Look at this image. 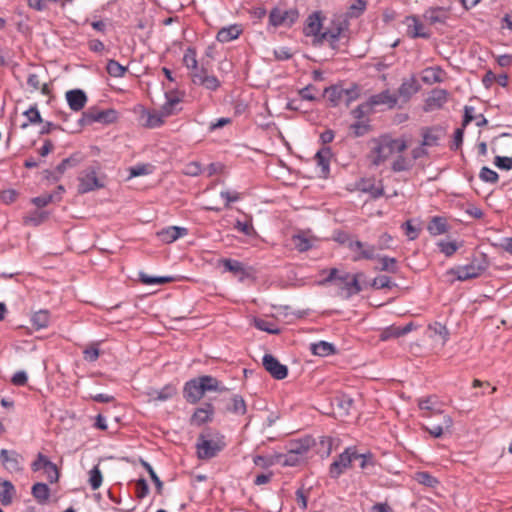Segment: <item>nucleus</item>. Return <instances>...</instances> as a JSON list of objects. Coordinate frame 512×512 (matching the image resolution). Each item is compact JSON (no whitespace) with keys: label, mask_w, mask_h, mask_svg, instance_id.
Here are the masks:
<instances>
[{"label":"nucleus","mask_w":512,"mask_h":512,"mask_svg":"<svg viewBox=\"0 0 512 512\" xmlns=\"http://www.w3.org/2000/svg\"><path fill=\"white\" fill-rule=\"evenodd\" d=\"M226 388L211 375H202L187 381L183 387V397L190 404H196L211 391L223 392Z\"/></svg>","instance_id":"1"},{"label":"nucleus","mask_w":512,"mask_h":512,"mask_svg":"<svg viewBox=\"0 0 512 512\" xmlns=\"http://www.w3.org/2000/svg\"><path fill=\"white\" fill-rule=\"evenodd\" d=\"M226 447L225 437L210 428L205 429L197 438V456L201 460L216 457Z\"/></svg>","instance_id":"2"},{"label":"nucleus","mask_w":512,"mask_h":512,"mask_svg":"<svg viewBox=\"0 0 512 512\" xmlns=\"http://www.w3.org/2000/svg\"><path fill=\"white\" fill-rule=\"evenodd\" d=\"M375 147L370 152V159L373 165L379 166L394 153L403 152L407 148L404 139H394L389 135H383L375 140Z\"/></svg>","instance_id":"3"},{"label":"nucleus","mask_w":512,"mask_h":512,"mask_svg":"<svg viewBox=\"0 0 512 512\" xmlns=\"http://www.w3.org/2000/svg\"><path fill=\"white\" fill-rule=\"evenodd\" d=\"M118 113L114 109L102 110L96 106L88 108L82 113L79 119L81 126L91 125L95 122L101 124H112L117 120Z\"/></svg>","instance_id":"4"},{"label":"nucleus","mask_w":512,"mask_h":512,"mask_svg":"<svg viewBox=\"0 0 512 512\" xmlns=\"http://www.w3.org/2000/svg\"><path fill=\"white\" fill-rule=\"evenodd\" d=\"M357 449L355 446L347 447L330 464L329 476L332 479H338L348 468H351L352 462L356 460Z\"/></svg>","instance_id":"5"},{"label":"nucleus","mask_w":512,"mask_h":512,"mask_svg":"<svg viewBox=\"0 0 512 512\" xmlns=\"http://www.w3.org/2000/svg\"><path fill=\"white\" fill-rule=\"evenodd\" d=\"M299 18L297 9L283 10L275 7L270 11L269 23L274 27L286 26L291 27Z\"/></svg>","instance_id":"6"},{"label":"nucleus","mask_w":512,"mask_h":512,"mask_svg":"<svg viewBox=\"0 0 512 512\" xmlns=\"http://www.w3.org/2000/svg\"><path fill=\"white\" fill-rule=\"evenodd\" d=\"M348 248L353 252L352 260L354 262L361 260H375L377 258V248L375 245L360 240L350 241Z\"/></svg>","instance_id":"7"},{"label":"nucleus","mask_w":512,"mask_h":512,"mask_svg":"<svg viewBox=\"0 0 512 512\" xmlns=\"http://www.w3.org/2000/svg\"><path fill=\"white\" fill-rule=\"evenodd\" d=\"M486 267L485 263L472 261L467 265L452 268L448 273L454 275L459 281H466L480 276L486 270Z\"/></svg>","instance_id":"8"},{"label":"nucleus","mask_w":512,"mask_h":512,"mask_svg":"<svg viewBox=\"0 0 512 512\" xmlns=\"http://www.w3.org/2000/svg\"><path fill=\"white\" fill-rule=\"evenodd\" d=\"M31 470L37 472L43 470L50 483H55L59 480V470L53 462L49 460L47 456L42 453H38L36 459L31 464Z\"/></svg>","instance_id":"9"},{"label":"nucleus","mask_w":512,"mask_h":512,"mask_svg":"<svg viewBox=\"0 0 512 512\" xmlns=\"http://www.w3.org/2000/svg\"><path fill=\"white\" fill-rule=\"evenodd\" d=\"M78 180V192L80 194H85L104 187V184L97 178L96 170L93 167L83 171Z\"/></svg>","instance_id":"10"},{"label":"nucleus","mask_w":512,"mask_h":512,"mask_svg":"<svg viewBox=\"0 0 512 512\" xmlns=\"http://www.w3.org/2000/svg\"><path fill=\"white\" fill-rule=\"evenodd\" d=\"M262 365L269 374L277 379L282 380L288 375V368L283 365L271 354H265L262 359Z\"/></svg>","instance_id":"11"},{"label":"nucleus","mask_w":512,"mask_h":512,"mask_svg":"<svg viewBox=\"0 0 512 512\" xmlns=\"http://www.w3.org/2000/svg\"><path fill=\"white\" fill-rule=\"evenodd\" d=\"M322 16L320 11L313 12L306 19L305 26L303 28V32L306 36H313V44L315 46H319L317 39L322 34Z\"/></svg>","instance_id":"12"},{"label":"nucleus","mask_w":512,"mask_h":512,"mask_svg":"<svg viewBox=\"0 0 512 512\" xmlns=\"http://www.w3.org/2000/svg\"><path fill=\"white\" fill-rule=\"evenodd\" d=\"M22 456L15 450H0V461L6 470L10 472H19L22 470Z\"/></svg>","instance_id":"13"},{"label":"nucleus","mask_w":512,"mask_h":512,"mask_svg":"<svg viewBox=\"0 0 512 512\" xmlns=\"http://www.w3.org/2000/svg\"><path fill=\"white\" fill-rule=\"evenodd\" d=\"M450 16V8L434 6L423 13V19L430 25L445 24Z\"/></svg>","instance_id":"14"},{"label":"nucleus","mask_w":512,"mask_h":512,"mask_svg":"<svg viewBox=\"0 0 512 512\" xmlns=\"http://www.w3.org/2000/svg\"><path fill=\"white\" fill-rule=\"evenodd\" d=\"M359 276L360 274L350 275L348 272H344L339 276V285H341L342 289L346 290L347 296L356 295L362 291L358 279Z\"/></svg>","instance_id":"15"},{"label":"nucleus","mask_w":512,"mask_h":512,"mask_svg":"<svg viewBox=\"0 0 512 512\" xmlns=\"http://www.w3.org/2000/svg\"><path fill=\"white\" fill-rule=\"evenodd\" d=\"M66 100L71 110L81 111L87 103V95L81 89H72L66 92Z\"/></svg>","instance_id":"16"},{"label":"nucleus","mask_w":512,"mask_h":512,"mask_svg":"<svg viewBox=\"0 0 512 512\" xmlns=\"http://www.w3.org/2000/svg\"><path fill=\"white\" fill-rule=\"evenodd\" d=\"M343 23L333 22L332 26L327 28L322 34L318 37L317 42L319 45H322L324 41H328L330 45L334 48L335 43L339 40L340 35L343 31Z\"/></svg>","instance_id":"17"},{"label":"nucleus","mask_w":512,"mask_h":512,"mask_svg":"<svg viewBox=\"0 0 512 512\" xmlns=\"http://www.w3.org/2000/svg\"><path fill=\"white\" fill-rule=\"evenodd\" d=\"M358 188L360 191L370 194L374 199H377L384 194V186L382 182H376L375 179L372 178L362 179L358 184Z\"/></svg>","instance_id":"18"},{"label":"nucleus","mask_w":512,"mask_h":512,"mask_svg":"<svg viewBox=\"0 0 512 512\" xmlns=\"http://www.w3.org/2000/svg\"><path fill=\"white\" fill-rule=\"evenodd\" d=\"M445 135V130L440 126H433L430 128H424L422 130V145L433 147L439 144V141Z\"/></svg>","instance_id":"19"},{"label":"nucleus","mask_w":512,"mask_h":512,"mask_svg":"<svg viewBox=\"0 0 512 512\" xmlns=\"http://www.w3.org/2000/svg\"><path fill=\"white\" fill-rule=\"evenodd\" d=\"M187 234V228L178 226H169L157 232V236L164 243H172Z\"/></svg>","instance_id":"20"},{"label":"nucleus","mask_w":512,"mask_h":512,"mask_svg":"<svg viewBox=\"0 0 512 512\" xmlns=\"http://www.w3.org/2000/svg\"><path fill=\"white\" fill-rule=\"evenodd\" d=\"M221 264L226 271H229L239 277L240 281H243L250 276V273L245 268L244 264L238 260L225 258L221 260Z\"/></svg>","instance_id":"21"},{"label":"nucleus","mask_w":512,"mask_h":512,"mask_svg":"<svg viewBox=\"0 0 512 512\" xmlns=\"http://www.w3.org/2000/svg\"><path fill=\"white\" fill-rule=\"evenodd\" d=\"M398 99L396 95L392 94L389 90L382 91L378 94L372 95L369 98V105L372 107L379 105H387L389 108L396 106Z\"/></svg>","instance_id":"22"},{"label":"nucleus","mask_w":512,"mask_h":512,"mask_svg":"<svg viewBox=\"0 0 512 512\" xmlns=\"http://www.w3.org/2000/svg\"><path fill=\"white\" fill-rule=\"evenodd\" d=\"M177 393V388L173 384H167L161 389H151L147 395L150 398V401H160L164 402L172 397H174Z\"/></svg>","instance_id":"23"},{"label":"nucleus","mask_w":512,"mask_h":512,"mask_svg":"<svg viewBox=\"0 0 512 512\" xmlns=\"http://www.w3.org/2000/svg\"><path fill=\"white\" fill-rule=\"evenodd\" d=\"M448 93L444 89H435L426 99V110L431 111L441 108L447 101Z\"/></svg>","instance_id":"24"},{"label":"nucleus","mask_w":512,"mask_h":512,"mask_svg":"<svg viewBox=\"0 0 512 512\" xmlns=\"http://www.w3.org/2000/svg\"><path fill=\"white\" fill-rule=\"evenodd\" d=\"M313 439L310 437H305L303 439L291 441L288 444L287 450L300 458H303L304 455L310 450L313 445Z\"/></svg>","instance_id":"25"},{"label":"nucleus","mask_w":512,"mask_h":512,"mask_svg":"<svg viewBox=\"0 0 512 512\" xmlns=\"http://www.w3.org/2000/svg\"><path fill=\"white\" fill-rule=\"evenodd\" d=\"M407 21H411V23L408 24L407 32L412 38H430L431 34L425 31L424 25L420 22L417 16H409L407 17Z\"/></svg>","instance_id":"26"},{"label":"nucleus","mask_w":512,"mask_h":512,"mask_svg":"<svg viewBox=\"0 0 512 512\" xmlns=\"http://www.w3.org/2000/svg\"><path fill=\"white\" fill-rule=\"evenodd\" d=\"M214 413V407L210 403H205L203 407L197 408L191 417V423L197 426L211 420Z\"/></svg>","instance_id":"27"},{"label":"nucleus","mask_w":512,"mask_h":512,"mask_svg":"<svg viewBox=\"0 0 512 512\" xmlns=\"http://www.w3.org/2000/svg\"><path fill=\"white\" fill-rule=\"evenodd\" d=\"M177 91L170 90L165 92L166 102L162 105L161 110L167 117L175 114L179 109L177 106L181 102V98L178 97Z\"/></svg>","instance_id":"28"},{"label":"nucleus","mask_w":512,"mask_h":512,"mask_svg":"<svg viewBox=\"0 0 512 512\" xmlns=\"http://www.w3.org/2000/svg\"><path fill=\"white\" fill-rule=\"evenodd\" d=\"M448 229L447 219L442 216H433L427 225L428 232L433 236L445 234Z\"/></svg>","instance_id":"29"},{"label":"nucleus","mask_w":512,"mask_h":512,"mask_svg":"<svg viewBox=\"0 0 512 512\" xmlns=\"http://www.w3.org/2000/svg\"><path fill=\"white\" fill-rule=\"evenodd\" d=\"M375 260H378L379 262V266H376L375 270L384 271L392 274H397L400 271L398 261L396 258L389 256H380L377 253V258Z\"/></svg>","instance_id":"30"},{"label":"nucleus","mask_w":512,"mask_h":512,"mask_svg":"<svg viewBox=\"0 0 512 512\" xmlns=\"http://www.w3.org/2000/svg\"><path fill=\"white\" fill-rule=\"evenodd\" d=\"M16 495V489L11 481H0V503L3 506H9Z\"/></svg>","instance_id":"31"},{"label":"nucleus","mask_w":512,"mask_h":512,"mask_svg":"<svg viewBox=\"0 0 512 512\" xmlns=\"http://www.w3.org/2000/svg\"><path fill=\"white\" fill-rule=\"evenodd\" d=\"M323 96L328 99L332 107H336L343 101L344 88L338 85L326 87L323 91Z\"/></svg>","instance_id":"32"},{"label":"nucleus","mask_w":512,"mask_h":512,"mask_svg":"<svg viewBox=\"0 0 512 512\" xmlns=\"http://www.w3.org/2000/svg\"><path fill=\"white\" fill-rule=\"evenodd\" d=\"M330 158L331 149L329 147H323L315 154V160L317 162V165L321 168V172L324 176H327L329 174Z\"/></svg>","instance_id":"33"},{"label":"nucleus","mask_w":512,"mask_h":512,"mask_svg":"<svg viewBox=\"0 0 512 512\" xmlns=\"http://www.w3.org/2000/svg\"><path fill=\"white\" fill-rule=\"evenodd\" d=\"M353 402V399L349 395L341 394L333 398L332 405L338 409L340 416H347Z\"/></svg>","instance_id":"34"},{"label":"nucleus","mask_w":512,"mask_h":512,"mask_svg":"<svg viewBox=\"0 0 512 512\" xmlns=\"http://www.w3.org/2000/svg\"><path fill=\"white\" fill-rule=\"evenodd\" d=\"M83 160L84 155L81 152H75L57 165V173L64 174L68 169L77 167Z\"/></svg>","instance_id":"35"},{"label":"nucleus","mask_w":512,"mask_h":512,"mask_svg":"<svg viewBox=\"0 0 512 512\" xmlns=\"http://www.w3.org/2000/svg\"><path fill=\"white\" fill-rule=\"evenodd\" d=\"M242 30L238 25H231L220 29L216 35V39L221 43L230 42L239 37Z\"/></svg>","instance_id":"36"},{"label":"nucleus","mask_w":512,"mask_h":512,"mask_svg":"<svg viewBox=\"0 0 512 512\" xmlns=\"http://www.w3.org/2000/svg\"><path fill=\"white\" fill-rule=\"evenodd\" d=\"M50 213L47 211L34 210L23 217V223L27 226H39L48 220Z\"/></svg>","instance_id":"37"},{"label":"nucleus","mask_w":512,"mask_h":512,"mask_svg":"<svg viewBox=\"0 0 512 512\" xmlns=\"http://www.w3.org/2000/svg\"><path fill=\"white\" fill-rule=\"evenodd\" d=\"M31 494L39 504H46L50 497V489L47 484L38 482L32 486Z\"/></svg>","instance_id":"38"},{"label":"nucleus","mask_w":512,"mask_h":512,"mask_svg":"<svg viewBox=\"0 0 512 512\" xmlns=\"http://www.w3.org/2000/svg\"><path fill=\"white\" fill-rule=\"evenodd\" d=\"M310 351L316 356L326 357L334 354L336 349L332 343L319 341L317 343H311Z\"/></svg>","instance_id":"39"},{"label":"nucleus","mask_w":512,"mask_h":512,"mask_svg":"<svg viewBox=\"0 0 512 512\" xmlns=\"http://www.w3.org/2000/svg\"><path fill=\"white\" fill-rule=\"evenodd\" d=\"M194 84L203 86L210 91H216L220 87L221 82L216 76L208 74L203 77L195 75Z\"/></svg>","instance_id":"40"},{"label":"nucleus","mask_w":512,"mask_h":512,"mask_svg":"<svg viewBox=\"0 0 512 512\" xmlns=\"http://www.w3.org/2000/svg\"><path fill=\"white\" fill-rule=\"evenodd\" d=\"M444 71L441 67H430L425 69L422 80L426 83L434 84L443 82Z\"/></svg>","instance_id":"41"},{"label":"nucleus","mask_w":512,"mask_h":512,"mask_svg":"<svg viewBox=\"0 0 512 512\" xmlns=\"http://www.w3.org/2000/svg\"><path fill=\"white\" fill-rule=\"evenodd\" d=\"M418 88L415 78L412 77L402 82L398 88V94L407 100L418 91Z\"/></svg>","instance_id":"42"},{"label":"nucleus","mask_w":512,"mask_h":512,"mask_svg":"<svg viewBox=\"0 0 512 512\" xmlns=\"http://www.w3.org/2000/svg\"><path fill=\"white\" fill-rule=\"evenodd\" d=\"M474 111H475V109L473 107L465 106L464 117H463V122H462L463 127H466L473 120H477L476 125L478 127H482L487 124V122H488L487 119L482 114L475 116Z\"/></svg>","instance_id":"43"},{"label":"nucleus","mask_w":512,"mask_h":512,"mask_svg":"<svg viewBox=\"0 0 512 512\" xmlns=\"http://www.w3.org/2000/svg\"><path fill=\"white\" fill-rule=\"evenodd\" d=\"M453 425L452 418L448 415L443 416V424L441 425H433L431 427L424 426V429L434 438H440L444 429H449Z\"/></svg>","instance_id":"44"},{"label":"nucleus","mask_w":512,"mask_h":512,"mask_svg":"<svg viewBox=\"0 0 512 512\" xmlns=\"http://www.w3.org/2000/svg\"><path fill=\"white\" fill-rule=\"evenodd\" d=\"M32 325L35 329L40 330L48 327L50 322V313L48 310H39L31 317Z\"/></svg>","instance_id":"45"},{"label":"nucleus","mask_w":512,"mask_h":512,"mask_svg":"<svg viewBox=\"0 0 512 512\" xmlns=\"http://www.w3.org/2000/svg\"><path fill=\"white\" fill-rule=\"evenodd\" d=\"M227 409L236 415H244L247 411L246 403L240 395H233Z\"/></svg>","instance_id":"46"},{"label":"nucleus","mask_w":512,"mask_h":512,"mask_svg":"<svg viewBox=\"0 0 512 512\" xmlns=\"http://www.w3.org/2000/svg\"><path fill=\"white\" fill-rule=\"evenodd\" d=\"M254 325L257 329H259L261 331H265L269 334L276 335V334L280 333V328L277 327V325L274 322L269 321V320L255 318Z\"/></svg>","instance_id":"47"},{"label":"nucleus","mask_w":512,"mask_h":512,"mask_svg":"<svg viewBox=\"0 0 512 512\" xmlns=\"http://www.w3.org/2000/svg\"><path fill=\"white\" fill-rule=\"evenodd\" d=\"M366 9V0H354L353 3L348 7L347 16L349 18H358L366 11Z\"/></svg>","instance_id":"48"},{"label":"nucleus","mask_w":512,"mask_h":512,"mask_svg":"<svg viewBox=\"0 0 512 512\" xmlns=\"http://www.w3.org/2000/svg\"><path fill=\"white\" fill-rule=\"evenodd\" d=\"M199 62L197 60L196 49L188 47L183 56V65L189 70L196 69Z\"/></svg>","instance_id":"49"},{"label":"nucleus","mask_w":512,"mask_h":512,"mask_svg":"<svg viewBox=\"0 0 512 512\" xmlns=\"http://www.w3.org/2000/svg\"><path fill=\"white\" fill-rule=\"evenodd\" d=\"M24 116L27 117L28 123H23L21 125V128L25 129L28 127L29 124H37L42 123V117L40 115V112L36 105L31 106L28 110H26L24 113Z\"/></svg>","instance_id":"50"},{"label":"nucleus","mask_w":512,"mask_h":512,"mask_svg":"<svg viewBox=\"0 0 512 512\" xmlns=\"http://www.w3.org/2000/svg\"><path fill=\"white\" fill-rule=\"evenodd\" d=\"M102 481V472L99 466L96 465L89 471L88 483L92 490H97L102 485Z\"/></svg>","instance_id":"51"},{"label":"nucleus","mask_w":512,"mask_h":512,"mask_svg":"<svg viewBox=\"0 0 512 512\" xmlns=\"http://www.w3.org/2000/svg\"><path fill=\"white\" fill-rule=\"evenodd\" d=\"M106 70L112 77H123L127 71V68L122 66L118 61L110 59L107 62Z\"/></svg>","instance_id":"52"},{"label":"nucleus","mask_w":512,"mask_h":512,"mask_svg":"<svg viewBox=\"0 0 512 512\" xmlns=\"http://www.w3.org/2000/svg\"><path fill=\"white\" fill-rule=\"evenodd\" d=\"M167 117L163 114L162 110L160 112H153L147 114V120L144 124L145 127L148 128H156L161 126L164 123V118Z\"/></svg>","instance_id":"53"},{"label":"nucleus","mask_w":512,"mask_h":512,"mask_svg":"<svg viewBox=\"0 0 512 512\" xmlns=\"http://www.w3.org/2000/svg\"><path fill=\"white\" fill-rule=\"evenodd\" d=\"M415 480L422 485L427 487H435L439 482L438 480L432 476L429 472L421 471L415 474Z\"/></svg>","instance_id":"54"},{"label":"nucleus","mask_w":512,"mask_h":512,"mask_svg":"<svg viewBox=\"0 0 512 512\" xmlns=\"http://www.w3.org/2000/svg\"><path fill=\"white\" fill-rule=\"evenodd\" d=\"M358 459L360 460L359 466L362 470H367L370 467H374L376 465L375 457L369 451L366 453H358L357 452L356 460H358Z\"/></svg>","instance_id":"55"},{"label":"nucleus","mask_w":512,"mask_h":512,"mask_svg":"<svg viewBox=\"0 0 512 512\" xmlns=\"http://www.w3.org/2000/svg\"><path fill=\"white\" fill-rule=\"evenodd\" d=\"M396 284L391 281V278L386 275H379L375 277L371 283V287L374 289H385L395 287Z\"/></svg>","instance_id":"56"},{"label":"nucleus","mask_w":512,"mask_h":512,"mask_svg":"<svg viewBox=\"0 0 512 512\" xmlns=\"http://www.w3.org/2000/svg\"><path fill=\"white\" fill-rule=\"evenodd\" d=\"M141 464L146 469V471L149 473L151 480L153 481V483L156 486L157 493L161 494L162 489H163V482L160 480L158 475L155 473L153 467L148 462L141 459Z\"/></svg>","instance_id":"57"},{"label":"nucleus","mask_w":512,"mask_h":512,"mask_svg":"<svg viewBox=\"0 0 512 512\" xmlns=\"http://www.w3.org/2000/svg\"><path fill=\"white\" fill-rule=\"evenodd\" d=\"M479 178L484 182L495 184L498 182L499 175L494 170L484 166L480 170Z\"/></svg>","instance_id":"58"},{"label":"nucleus","mask_w":512,"mask_h":512,"mask_svg":"<svg viewBox=\"0 0 512 512\" xmlns=\"http://www.w3.org/2000/svg\"><path fill=\"white\" fill-rule=\"evenodd\" d=\"M350 130L355 137H361L370 131L368 121H357L350 125Z\"/></svg>","instance_id":"59"},{"label":"nucleus","mask_w":512,"mask_h":512,"mask_svg":"<svg viewBox=\"0 0 512 512\" xmlns=\"http://www.w3.org/2000/svg\"><path fill=\"white\" fill-rule=\"evenodd\" d=\"M55 201V194H43L38 197H34L31 199V203L34 204L37 208H43L49 205L50 203Z\"/></svg>","instance_id":"60"},{"label":"nucleus","mask_w":512,"mask_h":512,"mask_svg":"<svg viewBox=\"0 0 512 512\" xmlns=\"http://www.w3.org/2000/svg\"><path fill=\"white\" fill-rule=\"evenodd\" d=\"M440 251L447 257H451L459 248L458 244L454 241H440L438 243Z\"/></svg>","instance_id":"61"},{"label":"nucleus","mask_w":512,"mask_h":512,"mask_svg":"<svg viewBox=\"0 0 512 512\" xmlns=\"http://www.w3.org/2000/svg\"><path fill=\"white\" fill-rule=\"evenodd\" d=\"M293 242L296 249L300 252H306L312 247L311 241L308 238L301 235L294 236Z\"/></svg>","instance_id":"62"},{"label":"nucleus","mask_w":512,"mask_h":512,"mask_svg":"<svg viewBox=\"0 0 512 512\" xmlns=\"http://www.w3.org/2000/svg\"><path fill=\"white\" fill-rule=\"evenodd\" d=\"M202 172L201 164L197 161L187 163L183 168V173L187 176L196 177Z\"/></svg>","instance_id":"63"},{"label":"nucleus","mask_w":512,"mask_h":512,"mask_svg":"<svg viewBox=\"0 0 512 512\" xmlns=\"http://www.w3.org/2000/svg\"><path fill=\"white\" fill-rule=\"evenodd\" d=\"M84 359L89 362H95L100 355V351L97 347V344H93L91 346H88L83 351Z\"/></svg>","instance_id":"64"}]
</instances>
